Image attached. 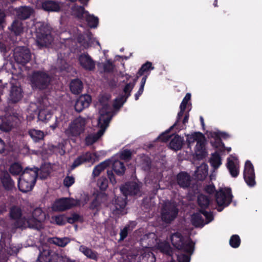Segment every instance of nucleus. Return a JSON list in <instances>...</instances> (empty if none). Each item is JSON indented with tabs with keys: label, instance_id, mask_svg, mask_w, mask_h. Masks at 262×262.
Masks as SVG:
<instances>
[{
	"label": "nucleus",
	"instance_id": "obj_13",
	"mask_svg": "<svg viewBox=\"0 0 262 262\" xmlns=\"http://www.w3.org/2000/svg\"><path fill=\"white\" fill-rule=\"evenodd\" d=\"M230 189H222L216 194V203L220 206H227L230 203L232 195Z\"/></svg>",
	"mask_w": 262,
	"mask_h": 262
},
{
	"label": "nucleus",
	"instance_id": "obj_53",
	"mask_svg": "<svg viewBox=\"0 0 262 262\" xmlns=\"http://www.w3.org/2000/svg\"><path fill=\"white\" fill-rule=\"evenodd\" d=\"M135 86V83H126L124 88H123V92L125 93V95H123V96H125L126 99H127L131 95V92Z\"/></svg>",
	"mask_w": 262,
	"mask_h": 262
},
{
	"label": "nucleus",
	"instance_id": "obj_33",
	"mask_svg": "<svg viewBox=\"0 0 262 262\" xmlns=\"http://www.w3.org/2000/svg\"><path fill=\"white\" fill-rule=\"evenodd\" d=\"M31 169H35L37 170V177L42 179H46L51 171L50 165H41L39 169L34 166Z\"/></svg>",
	"mask_w": 262,
	"mask_h": 262
},
{
	"label": "nucleus",
	"instance_id": "obj_35",
	"mask_svg": "<svg viewBox=\"0 0 262 262\" xmlns=\"http://www.w3.org/2000/svg\"><path fill=\"white\" fill-rule=\"evenodd\" d=\"M133 151L128 149H122L118 154V158L125 162H128L132 159Z\"/></svg>",
	"mask_w": 262,
	"mask_h": 262
},
{
	"label": "nucleus",
	"instance_id": "obj_42",
	"mask_svg": "<svg viewBox=\"0 0 262 262\" xmlns=\"http://www.w3.org/2000/svg\"><path fill=\"white\" fill-rule=\"evenodd\" d=\"M51 243L54 244L59 247H63L66 246L70 242V240L68 237L58 238L53 237L49 239Z\"/></svg>",
	"mask_w": 262,
	"mask_h": 262
},
{
	"label": "nucleus",
	"instance_id": "obj_4",
	"mask_svg": "<svg viewBox=\"0 0 262 262\" xmlns=\"http://www.w3.org/2000/svg\"><path fill=\"white\" fill-rule=\"evenodd\" d=\"M37 177V172L35 169L26 168L18 181V186L20 191L27 192L31 190Z\"/></svg>",
	"mask_w": 262,
	"mask_h": 262
},
{
	"label": "nucleus",
	"instance_id": "obj_15",
	"mask_svg": "<svg viewBox=\"0 0 262 262\" xmlns=\"http://www.w3.org/2000/svg\"><path fill=\"white\" fill-rule=\"evenodd\" d=\"M80 66L84 70L93 71L95 69V62L87 53L80 54L78 58Z\"/></svg>",
	"mask_w": 262,
	"mask_h": 262
},
{
	"label": "nucleus",
	"instance_id": "obj_55",
	"mask_svg": "<svg viewBox=\"0 0 262 262\" xmlns=\"http://www.w3.org/2000/svg\"><path fill=\"white\" fill-rule=\"evenodd\" d=\"M9 169L10 173L13 175H18L23 171L21 165H10Z\"/></svg>",
	"mask_w": 262,
	"mask_h": 262
},
{
	"label": "nucleus",
	"instance_id": "obj_17",
	"mask_svg": "<svg viewBox=\"0 0 262 262\" xmlns=\"http://www.w3.org/2000/svg\"><path fill=\"white\" fill-rule=\"evenodd\" d=\"M112 118V115L109 112L104 113L103 110L101 111V114L98 120V125L100 128L98 130L103 135L109 125V123Z\"/></svg>",
	"mask_w": 262,
	"mask_h": 262
},
{
	"label": "nucleus",
	"instance_id": "obj_18",
	"mask_svg": "<svg viewBox=\"0 0 262 262\" xmlns=\"http://www.w3.org/2000/svg\"><path fill=\"white\" fill-rule=\"evenodd\" d=\"M98 159L99 157L96 153L88 151L78 156L73 164H80L86 162L94 164V163L98 161Z\"/></svg>",
	"mask_w": 262,
	"mask_h": 262
},
{
	"label": "nucleus",
	"instance_id": "obj_1",
	"mask_svg": "<svg viewBox=\"0 0 262 262\" xmlns=\"http://www.w3.org/2000/svg\"><path fill=\"white\" fill-rule=\"evenodd\" d=\"M29 81L33 90L43 91L51 84L52 77L47 71L35 70L30 76Z\"/></svg>",
	"mask_w": 262,
	"mask_h": 262
},
{
	"label": "nucleus",
	"instance_id": "obj_10",
	"mask_svg": "<svg viewBox=\"0 0 262 262\" xmlns=\"http://www.w3.org/2000/svg\"><path fill=\"white\" fill-rule=\"evenodd\" d=\"M14 58L17 63L24 66L31 60V54L28 49L21 47L15 50L14 53Z\"/></svg>",
	"mask_w": 262,
	"mask_h": 262
},
{
	"label": "nucleus",
	"instance_id": "obj_60",
	"mask_svg": "<svg viewBox=\"0 0 262 262\" xmlns=\"http://www.w3.org/2000/svg\"><path fill=\"white\" fill-rule=\"evenodd\" d=\"M98 185L101 190H106L108 187L107 180L105 178H100L98 181Z\"/></svg>",
	"mask_w": 262,
	"mask_h": 262
},
{
	"label": "nucleus",
	"instance_id": "obj_38",
	"mask_svg": "<svg viewBox=\"0 0 262 262\" xmlns=\"http://www.w3.org/2000/svg\"><path fill=\"white\" fill-rule=\"evenodd\" d=\"M102 135V133L99 131L95 134L88 135L85 138V144L88 146L93 145L97 141Z\"/></svg>",
	"mask_w": 262,
	"mask_h": 262
},
{
	"label": "nucleus",
	"instance_id": "obj_57",
	"mask_svg": "<svg viewBox=\"0 0 262 262\" xmlns=\"http://www.w3.org/2000/svg\"><path fill=\"white\" fill-rule=\"evenodd\" d=\"M104 72L105 73L113 72L114 69V65L110 59L106 61L103 65Z\"/></svg>",
	"mask_w": 262,
	"mask_h": 262
},
{
	"label": "nucleus",
	"instance_id": "obj_14",
	"mask_svg": "<svg viewBox=\"0 0 262 262\" xmlns=\"http://www.w3.org/2000/svg\"><path fill=\"white\" fill-rule=\"evenodd\" d=\"M202 214L205 217L206 220L204 221L202 217V214L200 213L194 214L191 217L192 224L195 227L203 226L213 220L212 215L207 211H201Z\"/></svg>",
	"mask_w": 262,
	"mask_h": 262
},
{
	"label": "nucleus",
	"instance_id": "obj_29",
	"mask_svg": "<svg viewBox=\"0 0 262 262\" xmlns=\"http://www.w3.org/2000/svg\"><path fill=\"white\" fill-rule=\"evenodd\" d=\"M183 138L179 135H176L171 140L169 143V147L174 151L180 150L183 145Z\"/></svg>",
	"mask_w": 262,
	"mask_h": 262
},
{
	"label": "nucleus",
	"instance_id": "obj_31",
	"mask_svg": "<svg viewBox=\"0 0 262 262\" xmlns=\"http://www.w3.org/2000/svg\"><path fill=\"white\" fill-rule=\"evenodd\" d=\"M9 29L15 35H19L23 32V23L20 20L15 19L12 22L11 26L9 27Z\"/></svg>",
	"mask_w": 262,
	"mask_h": 262
},
{
	"label": "nucleus",
	"instance_id": "obj_51",
	"mask_svg": "<svg viewBox=\"0 0 262 262\" xmlns=\"http://www.w3.org/2000/svg\"><path fill=\"white\" fill-rule=\"evenodd\" d=\"M148 75H144L141 81L140 86L138 92L135 94V98L136 100H138L140 96L143 94L144 88L146 83Z\"/></svg>",
	"mask_w": 262,
	"mask_h": 262
},
{
	"label": "nucleus",
	"instance_id": "obj_21",
	"mask_svg": "<svg viewBox=\"0 0 262 262\" xmlns=\"http://www.w3.org/2000/svg\"><path fill=\"white\" fill-rule=\"evenodd\" d=\"M244 176V179L248 185L253 186L255 185V174L252 165H245Z\"/></svg>",
	"mask_w": 262,
	"mask_h": 262
},
{
	"label": "nucleus",
	"instance_id": "obj_6",
	"mask_svg": "<svg viewBox=\"0 0 262 262\" xmlns=\"http://www.w3.org/2000/svg\"><path fill=\"white\" fill-rule=\"evenodd\" d=\"M172 245L178 251L191 252L193 248V243L188 238H185L180 233H176L171 236Z\"/></svg>",
	"mask_w": 262,
	"mask_h": 262
},
{
	"label": "nucleus",
	"instance_id": "obj_64",
	"mask_svg": "<svg viewBox=\"0 0 262 262\" xmlns=\"http://www.w3.org/2000/svg\"><path fill=\"white\" fill-rule=\"evenodd\" d=\"M105 168V165H97L93 171V174L94 177H98L101 172L104 170Z\"/></svg>",
	"mask_w": 262,
	"mask_h": 262
},
{
	"label": "nucleus",
	"instance_id": "obj_52",
	"mask_svg": "<svg viewBox=\"0 0 262 262\" xmlns=\"http://www.w3.org/2000/svg\"><path fill=\"white\" fill-rule=\"evenodd\" d=\"M52 222L55 223L58 225H63L67 222V218L63 215L52 216Z\"/></svg>",
	"mask_w": 262,
	"mask_h": 262
},
{
	"label": "nucleus",
	"instance_id": "obj_12",
	"mask_svg": "<svg viewBox=\"0 0 262 262\" xmlns=\"http://www.w3.org/2000/svg\"><path fill=\"white\" fill-rule=\"evenodd\" d=\"M200 138L196 142L195 147V154L197 159L200 160L205 158L207 155L205 148L206 139L203 134H199Z\"/></svg>",
	"mask_w": 262,
	"mask_h": 262
},
{
	"label": "nucleus",
	"instance_id": "obj_23",
	"mask_svg": "<svg viewBox=\"0 0 262 262\" xmlns=\"http://www.w3.org/2000/svg\"><path fill=\"white\" fill-rule=\"evenodd\" d=\"M191 178L187 172H181L178 174L177 182L178 184L182 188L188 187L191 183Z\"/></svg>",
	"mask_w": 262,
	"mask_h": 262
},
{
	"label": "nucleus",
	"instance_id": "obj_59",
	"mask_svg": "<svg viewBox=\"0 0 262 262\" xmlns=\"http://www.w3.org/2000/svg\"><path fill=\"white\" fill-rule=\"evenodd\" d=\"M241 240L239 237L237 235L231 236L230 239V244L233 248H237L239 246Z\"/></svg>",
	"mask_w": 262,
	"mask_h": 262
},
{
	"label": "nucleus",
	"instance_id": "obj_44",
	"mask_svg": "<svg viewBox=\"0 0 262 262\" xmlns=\"http://www.w3.org/2000/svg\"><path fill=\"white\" fill-rule=\"evenodd\" d=\"M49 250H44L39 255L36 262H52Z\"/></svg>",
	"mask_w": 262,
	"mask_h": 262
},
{
	"label": "nucleus",
	"instance_id": "obj_28",
	"mask_svg": "<svg viewBox=\"0 0 262 262\" xmlns=\"http://www.w3.org/2000/svg\"><path fill=\"white\" fill-rule=\"evenodd\" d=\"M79 250L88 258L97 260L98 254L96 251L84 245H81L79 248Z\"/></svg>",
	"mask_w": 262,
	"mask_h": 262
},
{
	"label": "nucleus",
	"instance_id": "obj_43",
	"mask_svg": "<svg viewBox=\"0 0 262 262\" xmlns=\"http://www.w3.org/2000/svg\"><path fill=\"white\" fill-rule=\"evenodd\" d=\"M199 134H202L201 132H194L191 134H188L186 135L187 137L186 138V142L187 144L188 148H191V146L195 142H197V141L199 139L200 137L199 135Z\"/></svg>",
	"mask_w": 262,
	"mask_h": 262
},
{
	"label": "nucleus",
	"instance_id": "obj_40",
	"mask_svg": "<svg viewBox=\"0 0 262 262\" xmlns=\"http://www.w3.org/2000/svg\"><path fill=\"white\" fill-rule=\"evenodd\" d=\"M106 194L103 193L98 195L96 198L92 202L90 208L92 209L97 208L101 203H105L107 200Z\"/></svg>",
	"mask_w": 262,
	"mask_h": 262
},
{
	"label": "nucleus",
	"instance_id": "obj_25",
	"mask_svg": "<svg viewBox=\"0 0 262 262\" xmlns=\"http://www.w3.org/2000/svg\"><path fill=\"white\" fill-rule=\"evenodd\" d=\"M23 97V90L19 86L12 85L10 93L9 100L12 103L19 101Z\"/></svg>",
	"mask_w": 262,
	"mask_h": 262
},
{
	"label": "nucleus",
	"instance_id": "obj_30",
	"mask_svg": "<svg viewBox=\"0 0 262 262\" xmlns=\"http://www.w3.org/2000/svg\"><path fill=\"white\" fill-rule=\"evenodd\" d=\"M83 83L78 78L73 79L70 84L71 92L74 94H80L83 89Z\"/></svg>",
	"mask_w": 262,
	"mask_h": 262
},
{
	"label": "nucleus",
	"instance_id": "obj_58",
	"mask_svg": "<svg viewBox=\"0 0 262 262\" xmlns=\"http://www.w3.org/2000/svg\"><path fill=\"white\" fill-rule=\"evenodd\" d=\"M189 117V113L187 112L185 114L184 117L182 121V123L181 122V121H180L179 122V125L177 126H174V127H176L177 129H179V130H181V129H183L184 128H185L186 127V123L188 122Z\"/></svg>",
	"mask_w": 262,
	"mask_h": 262
},
{
	"label": "nucleus",
	"instance_id": "obj_20",
	"mask_svg": "<svg viewBox=\"0 0 262 262\" xmlns=\"http://www.w3.org/2000/svg\"><path fill=\"white\" fill-rule=\"evenodd\" d=\"M92 101L90 95H85L80 96L76 101L74 107L77 112H82L84 108L88 107Z\"/></svg>",
	"mask_w": 262,
	"mask_h": 262
},
{
	"label": "nucleus",
	"instance_id": "obj_46",
	"mask_svg": "<svg viewBox=\"0 0 262 262\" xmlns=\"http://www.w3.org/2000/svg\"><path fill=\"white\" fill-rule=\"evenodd\" d=\"M158 248L160 251L168 255H171L172 249L169 244L167 242H161L158 244Z\"/></svg>",
	"mask_w": 262,
	"mask_h": 262
},
{
	"label": "nucleus",
	"instance_id": "obj_3",
	"mask_svg": "<svg viewBox=\"0 0 262 262\" xmlns=\"http://www.w3.org/2000/svg\"><path fill=\"white\" fill-rule=\"evenodd\" d=\"M52 28L48 24H38L36 28V43L39 49L50 45L53 40Z\"/></svg>",
	"mask_w": 262,
	"mask_h": 262
},
{
	"label": "nucleus",
	"instance_id": "obj_48",
	"mask_svg": "<svg viewBox=\"0 0 262 262\" xmlns=\"http://www.w3.org/2000/svg\"><path fill=\"white\" fill-rule=\"evenodd\" d=\"M209 202L210 199L208 196L203 194H200L198 196V205L202 209L207 208L209 204Z\"/></svg>",
	"mask_w": 262,
	"mask_h": 262
},
{
	"label": "nucleus",
	"instance_id": "obj_47",
	"mask_svg": "<svg viewBox=\"0 0 262 262\" xmlns=\"http://www.w3.org/2000/svg\"><path fill=\"white\" fill-rule=\"evenodd\" d=\"M193 249V248L192 249ZM193 250L191 252H184L182 251H178L176 254L177 259L179 262H189V255L192 253Z\"/></svg>",
	"mask_w": 262,
	"mask_h": 262
},
{
	"label": "nucleus",
	"instance_id": "obj_56",
	"mask_svg": "<svg viewBox=\"0 0 262 262\" xmlns=\"http://www.w3.org/2000/svg\"><path fill=\"white\" fill-rule=\"evenodd\" d=\"M227 168L233 177L237 176L239 172V168L238 165H227Z\"/></svg>",
	"mask_w": 262,
	"mask_h": 262
},
{
	"label": "nucleus",
	"instance_id": "obj_50",
	"mask_svg": "<svg viewBox=\"0 0 262 262\" xmlns=\"http://www.w3.org/2000/svg\"><path fill=\"white\" fill-rule=\"evenodd\" d=\"M127 99H126L125 96L123 95L116 98L114 101L113 107L115 109H119L121 108L123 104L126 101Z\"/></svg>",
	"mask_w": 262,
	"mask_h": 262
},
{
	"label": "nucleus",
	"instance_id": "obj_27",
	"mask_svg": "<svg viewBox=\"0 0 262 262\" xmlns=\"http://www.w3.org/2000/svg\"><path fill=\"white\" fill-rule=\"evenodd\" d=\"M28 135L34 143H39L44 140L45 134L42 130L31 128L29 129Z\"/></svg>",
	"mask_w": 262,
	"mask_h": 262
},
{
	"label": "nucleus",
	"instance_id": "obj_19",
	"mask_svg": "<svg viewBox=\"0 0 262 262\" xmlns=\"http://www.w3.org/2000/svg\"><path fill=\"white\" fill-rule=\"evenodd\" d=\"M209 137L211 138L210 144L215 149H220V152H226L225 144L216 132H210Z\"/></svg>",
	"mask_w": 262,
	"mask_h": 262
},
{
	"label": "nucleus",
	"instance_id": "obj_8",
	"mask_svg": "<svg viewBox=\"0 0 262 262\" xmlns=\"http://www.w3.org/2000/svg\"><path fill=\"white\" fill-rule=\"evenodd\" d=\"M79 202L74 199L62 198L55 202L52 209L55 211H62L78 205Z\"/></svg>",
	"mask_w": 262,
	"mask_h": 262
},
{
	"label": "nucleus",
	"instance_id": "obj_26",
	"mask_svg": "<svg viewBox=\"0 0 262 262\" xmlns=\"http://www.w3.org/2000/svg\"><path fill=\"white\" fill-rule=\"evenodd\" d=\"M33 12V10L31 7L21 6L16 10V16L21 20H25L29 18Z\"/></svg>",
	"mask_w": 262,
	"mask_h": 262
},
{
	"label": "nucleus",
	"instance_id": "obj_32",
	"mask_svg": "<svg viewBox=\"0 0 262 262\" xmlns=\"http://www.w3.org/2000/svg\"><path fill=\"white\" fill-rule=\"evenodd\" d=\"M85 6H78L77 5H74L72 7V11L73 15L79 19H82L83 18V15H85L88 14V11H86L84 8Z\"/></svg>",
	"mask_w": 262,
	"mask_h": 262
},
{
	"label": "nucleus",
	"instance_id": "obj_62",
	"mask_svg": "<svg viewBox=\"0 0 262 262\" xmlns=\"http://www.w3.org/2000/svg\"><path fill=\"white\" fill-rule=\"evenodd\" d=\"M113 170L118 175L123 174L125 171V167L124 165H113Z\"/></svg>",
	"mask_w": 262,
	"mask_h": 262
},
{
	"label": "nucleus",
	"instance_id": "obj_16",
	"mask_svg": "<svg viewBox=\"0 0 262 262\" xmlns=\"http://www.w3.org/2000/svg\"><path fill=\"white\" fill-rule=\"evenodd\" d=\"M0 130L9 132L14 128V121L17 118L15 116L7 115L1 118Z\"/></svg>",
	"mask_w": 262,
	"mask_h": 262
},
{
	"label": "nucleus",
	"instance_id": "obj_39",
	"mask_svg": "<svg viewBox=\"0 0 262 262\" xmlns=\"http://www.w3.org/2000/svg\"><path fill=\"white\" fill-rule=\"evenodd\" d=\"M85 20L89 26L91 28H96L99 24V18L89 12L85 16Z\"/></svg>",
	"mask_w": 262,
	"mask_h": 262
},
{
	"label": "nucleus",
	"instance_id": "obj_2",
	"mask_svg": "<svg viewBox=\"0 0 262 262\" xmlns=\"http://www.w3.org/2000/svg\"><path fill=\"white\" fill-rule=\"evenodd\" d=\"M26 217V221L20 222L23 226L38 230L43 228L42 223L46 219V213L41 208L36 207L32 211L27 212Z\"/></svg>",
	"mask_w": 262,
	"mask_h": 262
},
{
	"label": "nucleus",
	"instance_id": "obj_24",
	"mask_svg": "<svg viewBox=\"0 0 262 262\" xmlns=\"http://www.w3.org/2000/svg\"><path fill=\"white\" fill-rule=\"evenodd\" d=\"M122 192L125 195H135L139 191L138 184L135 182L126 184L124 186L120 188Z\"/></svg>",
	"mask_w": 262,
	"mask_h": 262
},
{
	"label": "nucleus",
	"instance_id": "obj_9",
	"mask_svg": "<svg viewBox=\"0 0 262 262\" xmlns=\"http://www.w3.org/2000/svg\"><path fill=\"white\" fill-rule=\"evenodd\" d=\"M27 212H22L21 208L18 206H14L10 209L9 216L12 220L16 221L15 226L18 228H26L27 226H23L20 222L26 221Z\"/></svg>",
	"mask_w": 262,
	"mask_h": 262
},
{
	"label": "nucleus",
	"instance_id": "obj_37",
	"mask_svg": "<svg viewBox=\"0 0 262 262\" xmlns=\"http://www.w3.org/2000/svg\"><path fill=\"white\" fill-rule=\"evenodd\" d=\"M14 134L16 138L25 139L29 134V130L25 126H20L16 127L13 130Z\"/></svg>",
	"mask_w": 262,
	"mask_h": 262
},
{
	"label": "nucleus",
	"instance_id": "obj_61",
	"mask_svg": "<svg viewBox=\"0 0 262 262\" xmlns=\"http://www.w3.org/2000/svg\"><path fill=\"white\" fill-rule=\"evenodd\" d=\"M138 157L141 162V164H151L150 158L146 154H140L138 155Z\"/></svg>",
	"mask_w": 262,
	"mask_h": 262
},
{
	"label": "nucleus",
	"instance_id": "obj_41",
	"mask_svg": "<svg viewBox=\"0 0 262 262\" xmlns=\"http://www.w3.org/2000/svg\"><path fill=\"white\" fill-rule=\"evenodd\" d=\"M53 116V114L49 110L43 109L39 111L38 118L42 122H48Z\"/></svg>",
	"mask_w": 262,
	"mask_h": 262
},
{
	"label": "nucleus",
	"instance_id": "obj_63",
	"mask_svg": "<svg viewBox=\"0 0 262 262\" xmlns=\"http://www.w3.org/2000/svg\"><path fill=\"white\" fill-rule=\"evenodd\" d=\"M75 182V179L73 176H67L63 180V184L66 187H69Z\"/></svg>",
	"mask_w": 262,
	"mask_h": 262
},
{
	"label": "nucleus",
	"instance_id": "obj_54",
	"mask_svg": "<svg viewBox=\"0 0 262 262\" xmlns=\"http://www.w3.org/2000/svg\"><path fill=\"white\" fill-rule=\"evenodd\" d=\"M172 129V128H171L170 127L168 129L166 130L165 132L160 134L157 138V140H160L162 142H167L171 137V136L169 135V132Z\"/></svg>",
	"mask_w": 262,
	"mask_h": 262
},
{
	"label": "nucleus",
	"instance_id": "obj_22",
	"mask_svg": "<svg viewBox=\"0 0 262 262\" xmlns=\"http://www.w3.org/2000/svg\"><path fill=\"white\" fill-rule=\"evenodd\" d=\"M41 8L47 12H58L60 7L57 2L52 0H44L41 2Z\"/></svg>",
	"mask_w": 262,
	"mask_h": 262
},
{
	"label": "nucleus",
	"instance_id": "obj_49",
	"mask_svg": "<svg viewBox=\"0 0 262 262\" xmlns=\"http://www.w3.org/2000/svg\"><path fill=\"white\" fill-rule=\"evenodd\" d=\"M51 260L52 262H71L67 257L56 253L51 255Z\"/></svg>",
	"mask_w": 262,
	"mask_h": 262
},
{
	"label": "nucleus",
	"instance_id": "obj_11",
	"mask_svg": "<svg viewBox=\"0 0 262 262\" xmlns=\"http://www.w3.org/2000/svg\"><path fill=\"white\" fill-rule=\"evenodd\" d=\"M4 169V165H0V183L5 190L11 191L15 188L14 182Z\"/></svg>",
	"mask_w": 262,
	"mask_h": 262
},
{
	"label": "nucleus",
	"instance_id": "obj_34",
	"mask_svg": "<svg viewBox=\"0 0 262 262\" xmlns=\"http://www.w3.org/2000/svg\"><path fill=\"white\" fill-rule=\"evenodd\" d=\"M208 175L207 165H200L195 171V177L198 180H204Z\"/></svg>",
	"mask_w": 262,
	"mask_h": 262
},
{
	"label": "nucleus",
	"instance_id": "obj_7",
	"mask_svg": "<svg viewBox=\"0 0 262 262\" xmlns=\"http://www.w3.org/2000/svg\"><path fill=\"white\" fill-rule=\"evenodd\" d=\"M178 209L173 203L166 202L163 206L161 215L163 221L169 223L177 217Z\"/></svg>",
	"mask_w": 262,
	"mask_h": 262
},
{
	"label": "nucleus",
	"instance_id": "obj_5",
	"mask_svg": "<svg viewBox=\"0 0 262 262\" xmlns=\"http://www.w3.org/2000/svg\"><path fill=\"white\" fill-rule=\"evenodd\" d=\"M86 124L85 118L79 116L69 123L65 134L69 138L77 137L84 133Z\"/></svg>",
	"mask_w": 262,
	"mask_h": 262
},
{
	"label": "nucleus",
	"instance_id": "obj_36",
	"mask_svg": "<svg viewBox=\"0 0 262 262\" xmlns=\"http://www.w3.org/2000/svg\"><path fill=\"white\" fill-rule=\"evenodd\" d=\"M226 152H220V149H216L215 151L211 154V157L209 160L210 164H222L221 156L225 155Z\"/></svg>",
	"mask_w": 262,
	"mask_h": 262
},
{
	"label": "nucleus",
	"instance_id": "obj_45",
	"mask_svg": "<svg viewBox=\"0 0 262 262\" xmlns=\"http://www.w3.org/2000/svg\"><path fill=\"white\" fill-rule=\"evenodd\" d=\"M154 67L152 66V63L149 61H146L144 63L138 70V76H141L145 73H147L151 70H154Z\"/></svg>",
	"mask_w": 262,
	"mask_h": 262
}]
</instances>
